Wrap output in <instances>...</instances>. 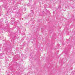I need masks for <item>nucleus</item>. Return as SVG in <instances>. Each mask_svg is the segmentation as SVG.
Instances as JSON below:
<instances>
[{
  "mask_svg": "<svg viewBox=\"0 0 75 75\" xmlns=\"http://www.w3.org/2000/svg\"><path fill=\"white\" fill-rule=\"evenodd\" d=\"M3 55V53H1V55L2 56V55Z\"/></svg>",
  "mask_w": 75,
  "mask_h": 75,
  "instance_id": "nucleus-1",
  "label": "nucleus"
},
{
  "mask_svg": "<svg viewBox=\"0 0 75 75\" xmlns=\"http://www.w3.org/2000/svg\"><path fill=\"white\" fill-rule=\"evenodd\" d=\"M24 10H25V11H26V8H24Z\"/></svg>",
  "mask_w": 75,
  "mask_h": 75,
  "instance_id": "nucleus-2",
  "label": "nucleus"
},
{
  "mask_svg": "<svg viewBox=\"0 0 75 75\" xmlns=\"http://www.w3.org/2000/svg\"><path fill=\"white\" fill-rule=\"evenodd\" d=\"M0 58L1 59H1H3V57H2V58H1L0 57Z\"/></svg>",
  "mask_w": 75,
  "mask_h": 75,
  "instance_id": "nucleus-3",
  "label": "nucleus"
},
{
  "mask_svg": "<svg viewBox=\"0 0 75 75\" xmlns=\"http://www.w3.org/2000/svg\"><path fill=\"white\" fill-rule=\"evenodd\" d=\"M44 13V11H43V12H42V13Z\"/></svg>",
  "mask_w": 75,
  "mask_h": 75,
  "instance_id": "nucleus-4",
  "label": "nucleus"
},
{
  "mask_svg": "<svg viewBox=\"0 0 75 75\" xmlns=\"http://www.w3.org/2000/svg\"><path fill=\"white\" fill-rule=\"evenodd\" d=\"M0 51H1V50H0Z\"/></svg>",
  "mask_w": 75,
  "mask_h": 75,
  "instance_id": "nucleus-5",
  "label": "nucleus"
},
{
  "mask_svg": "<svg viewBox=\"0 0 75 75\" xmlns=\"http://www.w3.org/2000/svg\"><path fill=\"white\" fill-rule=\"evenodd\" d=\"M22 0H21V1H22Z\"/></svg>",
  "mask_w": 75,
  "mask_h": 75,
  "instance_id": "nucleus-6",
  "label": "nucleus"
}]
</instances>
